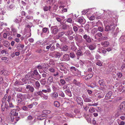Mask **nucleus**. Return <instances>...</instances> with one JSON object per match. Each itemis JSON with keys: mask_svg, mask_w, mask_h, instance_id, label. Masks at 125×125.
<instances>
[{"mask_svg": "<svg viewBox=\"0 0 125 125\" xmlns=\"http://www.w3.org/2000/svg\"><path fill=\"white\" fill-rule=\"evenodd\" d=\"M74 39L79 43H81L83 42L82 37L80 35H79V37L76 35L74 37Z\"/></svg>", "mask_w": 125, "mask_h": 125, "instance_id": "1a4fd4ad", "label": "nucleus"}, {"mask_svg": "<svg viewBox=\"0 0 125 125\" xmlns=\"http://www.w3.org/2000/svg\"><path fill=\"white\" fill-rule=\"evenodd\" d=\"M122 102L121 103L119 107H118V110L119 111L123 112L124 110L125 109L124 105L123 104Z\"/></svg>", "mask_w": 125, "mask_h": 125, "instance_id": "4468645a", "label": "nucleus"}, {"mask_svg": "<svg viewBox=\"0 0 125 125\" xmlns=\"http://www.w3.org/2000/svg\"><path fill=\"white\" fill-rule=\"evenodd\" d=\"M108 38L106 36H102L101 38L99 39L98 40V41H100L101 40H105L108 39Z\"/></svg>", "mask_w": 125, "mask_h": 125, "instance_id": "79ce46f5", "label": "nucleus"}, {"mask_svg": "<svg viewBox=\"0 0 125 125\" xmlns=\"http://www.w3.org/2000/svg\"><path fill=\"white\" fill-rule=\"evenodd\" d=\"M27 89H29V90L31 92H33L34 90V87L32 85H27L26 87Z\"/></svg>", "mask_w": 125, "mask_h": 125, "instance_id": "f3484780", "label": "nucleus"}, {"mask_svg": "<svg viewBox=\"0 0 125 125\" xmlns=\"http://www.w3.org/2000/svg\"><path fill=\"white\" fill-rule=\"evenodd\" d=\"M51 30H52L51 31L52 33L54 35L56 34L59 31L58 27L56 26H52Z\"/></svg>", "mask_w": 125, "mask_h": 125, "instance_id": "423d86ee", "label": "nucleus"}, {"mask_svg": "<svg viewBox=\"0 0 125 125\" xmlns=\"http://www.w3.org/2000/svg\"><path fill=\"white\" fill-rule=\"evenodd\" d=\"M73 33V31L71 30L68 31L65 34V35L67 36L71 35Z\"/></svg>", "mask_w": 125, "mask_h": 125, "instance_id": "58836bf2", "label": "nucleus"}, {"mask_svg": "<svg viewBox=\"0 0 125 125\" xmlns=\"http://www.w3.org/2000/svg\"><path fill=\"white\" fill-rule=\"evenodd\" d=\"M5 102H2V104H1V107L2 109V111L3 112L4 111V107L3 106V104H4Z\"/></svg>", "mask_w": 125, "mask_h": 125, "instance_id": "864d4df0", "label": "nucleus"}, {"mask_svg": "<svg viewBox=\"0 0 125 125\" xmlns=\"http://www.w3.org/2000/svg\"><path fill=\"white\" fill-rule=\"evenodd\" d=\"M41 97L44 100H46L48 98L47 94H45L43 93Z\"/></svg>", "mask_w": 125, "mask_h": 125, "instance_id": "cd10ccee", "label": "nucleus"}, {"mask_svg": "<svg viewBox=\"0 0 125 125\" xmlns=\"http://www.w3.org/2000/svg\"><path fill=\"white\" fill-rule=\"evenodd\" d=\"M33 117L31 115H29L28 116L27 119L28 120H32L33 119Z\"/></svg>", "mask_w": 125, "mask_h": 125, "instance_id": "338daca9", "label": "nucleus"}, {"mask_svg": "<svg viewBox=\"0 0 125 125\" xmlns=\"http://www.w3.org/2000/svg\"><path fill=\"white\" fill-rule=\"evenodd\" d=\"M76 21L81 24L82 27H83L82 25L84 24L85 22V20L83 17L78 18Z\"/></svg>", "mask_w": 125, "mask_h": 125, "instance_id": "0eeeda50", "label": "nucleus"}, {"mask_svg": "<svg viewBox=\"0 0 125 125\" xmlns=\"http://www.w3.org/2000/svg\"><path fill=\"white\" fill-rule=\"evenodd\" d=\"M115 25L114 23H112L106 26L104 28L105 31L108 32L113 31L115 28Z\"/></svg>", "mask_w": 125, "mask_h": 125, "instance_id": "f257e3e1", "label": "nucleus"}, {"mask_svg": "<svg viewBox=\"0 0 125 125\" xmlns=\"http://www.w3.org/2000/svg\"><path fill=\"white\" fill-rule=\"evenodd\" d=\"M97 29L99 30V31L101 32L103 31L104 30L103 28L100 27H99Z\"/></svg>", "mask_w": 125, "mask_h": 125, "instance_id": "69168bd1", "label": "nucleus"}, {"mask_svg": "<svg viewBox=\"0 0 125 125\" xmlns=\"http://www.w3.org/2000/svg\"><path fill=\"white\" fill-rule=\"evenodd\" d=\"M54 105L56 107H58L60 106V103L57 101H55L54 103Z\"/></svg>", "mask_w": 125, "mask_h": 125, "instance_id": "c9c22d12", "label": "nucleus"}, {"mask_svg": "<svg viewBox=\"0 0 125 125\" xmlns=\"http://www.w3.org/2000/svg\"><path fill=\"white\" fill-rule=\"evenodd\" d=\"M120 43H122L125 42V36H122L121 37L119 40Z\"/></svg>", "mask_w": 125, "mask_h": 125, "instance_id": "bb28decb", "label": "nucleus"}, {"mask_svg": "<svg viewBox=\"0 0 125 125\" xmlns=\"http://www.w3.org/2000/svg\"><path fill=\"white\" fill-rule=\"evenodd\" d=\"M87 47L90 50H93L95 49L96 47V46L94 44H90L87 46Z\"/></svg>", "mask_w": 125, "mask_h": 125, "instance_id": "a211bd4d", "label": "nucleus"}, {"mask_svg": "<svg viewBox=\"0 0 125 125\" xmlns=\"http://www.w3.org/2000/svg\"><path fill=\"white\" fill-rule=\"evenodd\" d=\"M84 55L86 56H90L91 54L89 50H87L84 53Z\"/></svg>", "mask_w": 125, "mask_h": 125, "instance_id": "2f4dec72", "label": "nucleus"}, {"mask_svg": "<svg viewBox=\"0 0 125 125\" xmlns=\"http://www.w3.org/2000/svg\"><path fill=\"white\" fill-rule=\"evenodd\" d=\"M9 73L8 71L4 70H2L0 71V74L3 75H7L9 74Z\"/></svg>", "mask_w": 125, "mask_h": 125, "instance_id": "dca6fc26", "label": "nucleus"}, {"mask_svg": "<svg viewBox=\"0 0 125 125\" xmlns=\"http://www.w3.org/2000/svg\"><path fill=\"white\" fill-rule=\"evenodd\" d=\"M72 20L71 18H69L67 19L66 21L67 22L71 23L72 22Z\"/></svg>", "mask_w": 125, "mask_h": 125, "instance_id": "e2e57ef3", "label": "nucleus"}, {"mask_svg": "<svg viewBox=\"0 0 125 125\" xmlns=\"http://www.w3.org/2000/svg\"><path fill=\"white\" fill-rule=\"evenodd\" d=\"M59 95L62 97H65V95L64 93L62 92H60L59 93Z\"/></svg>", "mask_w": 125, "mask_h": 125, "instance_id": "603ef678", "label": "nucleus"}, {"mask_svg": "<svg viewBox=\"0 0 125 125\" xmlns=\"http://www.w3.org/2000/svg\"><path fill=\"white\" fill-rule=\"evenodd\" d=\"M11 31L13 32L12 35L13 36H15L16 33H17V30L16 29L14 28H12L11 29Z\"/></svg>", "mask_w": 125, "mask_h": 125, "instance_id": "7c9ffc66", "label": "nucleus"}, {"mask_svg": "<svg viewBox=\"0 0 125 125\" xmlns=\"http://www.w3.org/2000/svg\"><path fill=\"white\" fill-rule=\"evenodd\" d=\"M95 18V17L94 15H92L89 17V19L91 21L94 20Z\"/></svg>", "mask_w": 125, "mask_h": 125, "instance_id": "5fc2aeb1", "label": "nucleus"}, {"mask_svg": "<svg viewBox=\"0 0 125 125\" xmlns=\"http://www.w3.org/2000/svg\"><path fill=\"white\" fill-rule=\"evenodd\" d=\"M40 83L42 85H44L46 84V81L44 79L40 81Z\"/></svg>", "mask_w": 125, "mask_h": 125, "instance_id": "37998d69", "label": "nucleus"}, {"mask_svg": "<svg viewBox=\"0 0 125 125\" xmlns=\"http://www.w3.org/2000/svg\"><path fill=\"white\" fill-rule=\"evenodd\" d=\"M51 8V7L50 6H49V7L46 6H45L43 7V10L45 11H47L49 10L50 11Z\"/></svg>", "mask_w": 125, "mask_h": 125, "instance_id": "b1692460", "label": "nucleus"}, {"mask_svg": "<svg viewBox=\"0 0 125 125\" xmlns=\"http://www.w3.org/2000/svg\"><path fill=\"white\" fill-rule=\"evenodd\" d=\"M40 117H43L45 119L47 117V114H43L39 115Z\"/></svg>", "mask_w": 125, "mask_h": 125, "instance_id": "a18cd8bd", "label": "nucleus"}, {"mask_svg": "<svg viewBox=\"0 0 125 125\" xmlns=\"http://www.w3.org/2000/svg\"><path fill=\"white\" fill-rule=\"evenodd\" d=\"M33 17L32 16H31L30 15H27L26 16L25 18V20L27 21L28 20H31L33 19Z\"/></svg>", "mask_w": 125, "mask_h": 125, "instance_id": "e433bc0d", "label": "nucleus"}, {"mask_svg": "<svg viewBox=\"0 0 125 125\" xmlns=\"http://www.w3.org/2000/svg\"><path fill=\"white\" fill-rule=\"evenodd\" d=\"M32 74L31 75L32 77L37 80H39L41 78V77L37 71L36 70H34Z\"/></svg>", "mask_w": 125, "mask_h": 125, "instance_id": "f03ea898", "label": "nucleus"}, {"mask_svg": "<svg viewBox=\"0 0 125 125\" xmlns=\"http://www.w3.org/2000/svg\"><path fill=\"white\" fill-rule=\"evenodd\" d=\"M73 83L76 85H78L79 83V82H77V81L75 79H74L73 81Z\"/></svg>", "mask_w": 125, "mask_h": 125, "instance_id": "0e129e2a", "label": "nucleus"}, {"mask_svg": "<svg viewBox=\"0 0 125 125\" xmlns=\"http://www.w3.org/2000/svg\"><path fill=\"white\" fill-rule=\"evenodd\" d=\"M123 64L121 67V69L123 70H125V63L123 62Z\"/></svg>", "mask_w": 125, "mask_h": 125, "instance_id": "4d7b16f0", "label": "nucleus"}, {"mask_svg": "<svg viewBox=\"0 0 125 125\" xmlns=\"http://www.w3.org/2000/svg\"><path fill=\"white\" fill-rule=\"evenodd\" d=\"M4 82V80L3 78L1 77H0V84H1Z\"/></svg>", "mask_w": 125, "mask_h": 125, "instance_id": "680f3d73", "label": "nucleus"}, {"mask_svg": "<svg viewBox=\"0 0 125 125\" xmlns=\"http://www.w3.org/2000/svg\"><path fill=\"white\" fill-rule=\"evenodd\" d=\"M55 48L54 46L53 45L52 46V45L50 48V50L51 51H53L55 50Z\"/></svg>", "mask_w": 125, "mask_h": 125, "instance_id": "13d9d810", "label": "nucleus"}, {"mask_svg": "<svg viewBox=\"0 0 125 125\" xmlns=\"http://www.w3.org/2000/svg\"><path fill=\"white\" fill-rule=\"evenodd\" d=\"M10 119L12 122H13L15 124L17 121L20 119V117L19 116L14 117L13 116H10Z\"/></svg>", "mask_w": 125, "mask_h": 125, "instance_id": "6e6552de", "label": "nucleus"}, {"mask_svg": "<svg viewBox=\"0 0 125 125\" xmlns=\"http://www.w3.org/2000/svg\"><path fill=\"white\" fill-rule=\"evenodd\" d=\"M68 49V47L67 46L65 45L63 46L62 48V50L64 52L66 51Z\"/></svg>", "mask_w": 125, "mask_h": 125, "instance_id": "ea45409f", "label": "nucleus"}, {"mask_svg": "<svg viewBox=\"0 0 125 125\" xmlns=\"http://www.w3.org/2000/svg\"><path fill=\"white\" fill-rule=\"evenodd\" d=\"M35 88L38 89L39 88L40 86V83L38 81H36L35 83Z\"/></svg>", "mask_w": 125, "mask_h": 125, "instance_id": "4c0bfd02", "label": "nucleus"}, {"mask_svg": "<svg viewBox=\"0 0 125 125\" xmlns=\"http://www.w3.org/2000/svg\"><path fill=\"white\" fill-rule=\"evenodd\" d=\"M112 94V92L111 91H109L106 94L105 97H107V98H111Z\"/></svg>", "mask_w": 125, "mask_h": 125, "instance_id": "72a5a7b5", "label": "nucleus"}, {"mask_svg": "<svg viewBox=\"0 0 125 125\" xmlns=\"http://www.w3.org/2000/svg\"><path fill=\"white\" fill-rule=\"evenodd\" d=\"M66 94L70 97L72 96L71 92L70 91V89L69 87L67 88L64 91Z\"/></svg>", "mask_w": 125, "mask_h": 125, "instance_id": "2eb2a0df", "label": "nucleus"}, {"mask_svg": "<svg viewBox=\"0 0 125 125\" xmlns=\"http://www.w3.org/2000/svg\"><path fill=\"white\" fill-rule=\"evenodd\" d=\"M60 82V83H59V85L60 86H63L66 83V82L65 80L63 79H61Z\"/></svg>", "mask_w": 125, "mask_h": 125, "instance_id": "a878e982", "label": "nucleus"}, {"mask_svg": "<svg viewBox=\"0 0 125 125\" xmlns=\"http://www.w3.org/2000/svg\"><path fill=\"white\" fill-rule=\"evenodd\" d=\"M101 44L102 46L104 45V46L106 47L109 45V43L108 41H105L101 42Z\"/></svg>", "mask_w": 125, "mask_h": 125, "instance_id": "5701e85b", "label": "nucleus"}, {"mask_svg": "<svg viewBox=\"0 0 125 125\" xmlns=\"http://www.w3.org/2000/svg\"><path fill=\"white\" fill-rule=\"evenodd\" d=\"M58 95L57 93L55 92L52 93L51 94V96L53 98H56L58 96Z\"/></svg>", "mask_w": 125, "mask_h": 125, "instance_id": "393cba45", "label": "nucleus"}, {"mask_svg": "<svg viewBox=\"0 0 125 125\" xmlns=\"http://www.w3.org/2000/svg\"><path fill=\"white\" fill-rule=\"evenodd\" d=\"M102 36V33L100 32H99L97 33L95 36V38L96 39H97V36L99 37H101Z\"/></svg>", "mask_w": 125, "mask_h": 125, "instance_id": "f704fd0d", "label": "nucleus"}, {"mask_svg": "<svg viewBox=\"0 0 125 125\" xmlns=\"http://www.w3.org/2000/svg\"><path fill=\"white\" fill-rule=\"evenodd\" d=\"M98 29L96 28H94L92 30L91 33L93 34L96 33Z\"/></svg>", "mask_w": 125, "mask_h": 125, "instance_id": "a19ab883", "label": "nucleus"}, {"mask_svg": "<svg viewBox=\"0 0 125 125\" xmlns=\"http://www.w3.org/2000/svg\"><path fill=\"white\" fill-rule=\"evenodd\" d=\"M48 82L50 83H54L53 80V77L52 76H50L49 77L48 79Z\"/></svg>", "mask_w": 125, "mask_h": 125, "instance_id": "c85d7f7f", "label": "nucleus"}, {"mask_svg": "<svg viewBox=\"0 0 125 125\" xmlns=\"http://www.w3.org/2000/svg\"><path fill=\"white\" fill-rule=\"evenodd\" d=\"M64 33L63 32L61 31L58 34L60 36V37H61L63 36Z\"/></svg>", "mask_w": 125, "mask_h": 125, "instance_id": "bf43d9fd", "label": "nucleus"}, {"mask_svg": "<svg viewBox=\"0 0 125 125\" xmlns=\"http://www.w3.org/2000/svg\"><path fill=\"white\" fill-rule=\"evenodd\" d=\"M71 71L72 72H74L76 71L77 69L74 67L72 66L71 67L70 69Z\"/></svg>", "mask_w": 125, "mask_h": 125, "instance_id": "c03bdc74", "label": "nucleus"}, {"mask_svg": "<svg viewBox=\"0 0 125 125\" xmlns=\"http://www.w3.org/2000/svg\"><path fill=\"white\" fill-rule=\"evenodd\" d=\"M22 109L23 110L26 111H28V107L25 106H23L22 107Z\"/></svg>", "mask_w": 125, "mask_h": 125, "instance_id": "774afa93", "label": "nucleus"}, {"mask_svg": "<svg viewBox=\"0 0 125 125\" xmlns=\"http://www.w3.org/2000/svg\"><path fill=\"white\" fill-rule=\"evenodd\" d=\"M24 45L22 44L19 43L17 47V48L20 50H22L24 47Z\"/></svg>", "mask_w": 125, "mask_h": 125, "instance_id": "412c9836", "label": "nucleus"}, {"mask_svg": "<svg viewBox=\"0 0 125 125\" xmlns=\"http://www.w3.org/2000/svg\"><path fill=\"white\" fill-rule=\"evenodd\" d=\"M42 31L44 33H46L48 32V33H49V31L48 28L46 27L43 28L42 29Z\"/></svg>", "mask_w": 125, "mask_h": 125, "instance_id": "473e14b6", "label": "nucleus"}, {"mask_svg": "<svg viewBox=\"0 0 125 125\" xmlns=\"http://www.w3.org/2000/svg\"><path fill=\"white\" fill-rule=\"evenodd\" d=\"M67 25L65 24L63 25L62 27V29L64 30L66 29L67 28Z\"/></svg>", "mask_w": 125, "mask_h": 125, "instance_id": "6e6d98bb", "label": "nucleus"}, {"mask_svg": "<svg viewBox=\"0 0 125 125\" xmlns=\"http://www.w3.org/2000/svg\"><path fill=\"white\" fill-rule=\"evenodd\" d=\"M89 112H90L91 113L93 112H95V110L94 108L93 107L91 108L89 110Z\"/></svg>", "mask_w": 125, "mask_h": 125, "instance_id": "3c124183", "label": "nucleus"}, {"mask_svg": "<svg viewBox=\"0 0 125 125\" xmlns=\"http://www.w3.org/2000/svg\"><path fill=\"white\" fill-rule=\"evenodd\" d=\"M118 123L119 125H124V122L123 121H119L118 122Z\"/></svg>", "mask_w": 125, "mask_h": 125, "instance_id": "052dcab7", "label": "nucleus"}, {"mask_svg": "<svg viewBox=\"0 0 125 125\" xmlns=\"http://www.w3.org/2000/svg\"><path fill=\"white\" fill-rule=\"evenodd\" d=\"M76 101L78 104L81 106H82L83 104V99L80 97L78 96L76 99Z\"/></svg>", "mask_w": 125, "mask_h": 125, "instance_id": "f8f14e48", "label": "nucleus"}, {"mask_svg": "<svg viewBox=\"0 0 125 125\" xmlns=\"http://www.w3.org/2000/svg\"><path fill=\"white\" fill-rule=\"evenodd\" d=\"M11 116H17L18 115V113L16 112L15 110H13L11 112Z\"/></svg>", "mask_w": 125, "mask_h": 125, "instance_id": "6ab92c4d", "label": "nucleus"}, {"mask_svg": "<svg viewBox=\"0 0 125 125\" xmlns=\"http://www.w3.org/2000/svg\"><path fill=\"white\" fill-rule=\"evenodd\" d=\"M76 54L77 56V59H79V57L78 58L79 56H83V53L82 52L81 50L80 49L77 50L76 52Z\"/></svg>", "mask_w": 125, "mask_h": 125, "instance_id": "ddd939ff", "label": "nucleus"}, {"mask_svg": "<svg viewBox=\"0 0 125 125\" xmlns=\"http://www.w3.org/2000/svg\"><path fill=\"white\" fill-rule=\"evenodd\" d=\"M83 39L86 43H90L92 42V39L90 37L86 34L83 35Z\"/></svg>", "mask_w": 125, "mask_h": 125, "instance_id": "39448f33", "label": "nucleus"}, {"mask_svg": "<svg viewBox=\"0 0 125 125\" xmlns=\"http://www.w3.org/2000/svg\"><path fill=\"white\" fill-rule=\"evenodd\" d=\"M30 74L28 73L25 76V78L26 80H28L30 78Z\"/></svg>", "mask_w": 125, "mask_h": 125, "instance_id": "49530a36", "label": "nucleus"}, {"mask_svg": "<svg viewBox=\"0 0 125 125\" xmlns=\"http://www.w3.org/2000/svg\"><path fill=\"white\" fill-rule=\"evenodd\" d=\"M15 8V5L13 4H11L8 7V8L9 10L12 11L14 10Z\"/></svg>", "mask_w": 125, "mask_h": 125, "instance_id": "aec40b11", "label": "nucleus"}, {"mask_svg": "<svg viewBox=\"0 0 125 125\" xmlns=\"http://www.w3.org/2000/svg\"><path fill=\"white\" fill-rule=\"evenodd\" d=\"M60 64H62L61 66H59L60 70L62 71V73H63L65 74H67L69 72V70L65 66L62 64V63H60Z\"/></svg>", "mask_w": 125, "mask_h": 125, "instance_id": "20e7f679", "label": "nucleus"}, {"mask_svg": "<svg viewBox=\"0 0 125 125\" xmlns=\"http://www.w3.org/2000/svg\"><path fill=\"white\" fill-rule=\"evenodd\" d=\"M52 53L53 57L56 58H59L61 56V54L59 52L55 51L52 52Z\"/></svg>", "mask_w": 125, "mask_h": 125, "instance_id": "9d476101", "label": "nucleus"}, {"mask_svg": "<svg viewBox=\"0 0 125 125\" xmlns=\"http://www.w3.org/2000/svg\"><path fill=\"white\" fill-rule=\"evenodd\" d=\"M69 57L72 58H74L76 57V55L74 52H71L69 53Z\"/></svg>", "mask_w": 125, "mask_h": 125, "instance_id": "c756f323", "label": "nucleus"}, {"mask_svg": "<svg viewBox=\"0 0 125 125\" xmlns=\"http://www.w3.org/2000/svg\"><path fill=\"white\" fill-rule=\"evenodd\" d=\"M58 5H54L53 7V10L54 11H56L58 8Z\"/></svg>", "mask_w": 125, "mask_h": 125, "instance_id": "8fccbe9b", "label": "nucleus"}, {"mask_svg": "<svg viewBox=\"0 0 125 125\" xmlns=\"http://www.w3.org/2000/svg\"><path fill=\"white\" fill-rule=\"evenodd\" d=\"M84 101L85 102H91L92 101L91 99H90L88 98H87V97L85 98L84 100Z\"/></svg>", "mask_w": 125, "mask_h": 125, "instance_id": "de8ad7c7", "label": "nucleus"}, {"mask_svg": "<svg viewBox=\"0 0 125 125\" xmlns=\"http://www.w3.org/2000/svg\"><path fill=\"white\" fill-rule=\"evenodd\" d=\"M25 95L21 94H17V97L18 98L17 101L18 102L20 103L22 101L25 100L26 99Z\"/></svg>", "mask_w": 125, "mask_h": 125, "instance_id": "7ed1b4c3", "label": "nucleus"}, {"mask_svg": "<svg viewBox=\"0 0 125 125\" xmlns=\"http://www.w3.org/2000/svg\"><path fill=\"white\" fill-rule=\"evenodd\" d=\"M73 29L74 31L76 33L78 31V28L75 26H74L73 27Z\"/></svg>", "mask_w": 125, "mask_h": 125, "instance_id": "09e8293b", "label": "nucleus"}, {"mask_svg": "<svg viewBox=\"0 0 125 125\" xmlns=\"http://www.w3.org/2000/svg\"><path fill=\"white\" fill-rule=\"evenodd\" d=\"M42 91H40L38 92H35L34 93V95L35 96H37L38 95L40 96L41 97L43 94Z\"/></svg>", "mask_w": 125, "mask_h": 125, "instance_id": "4be33fe9", "label": "nucleus"}, {"mask_svg": "<svg viewBox=\"0 0 125 125\" xmlns=\"http://www.w3.org/2000/svg\"><path fill=\"white\" fill-rule=\"evenodd\" d=\"M62 61H67L70 60V58L69 55L67 54H65L64 55L62 58Z\"/></svg>", "mask_w": 125, "mask_h": 125, "instance_id": "9b49d317", "label": "nucleus"}]
</instances>
